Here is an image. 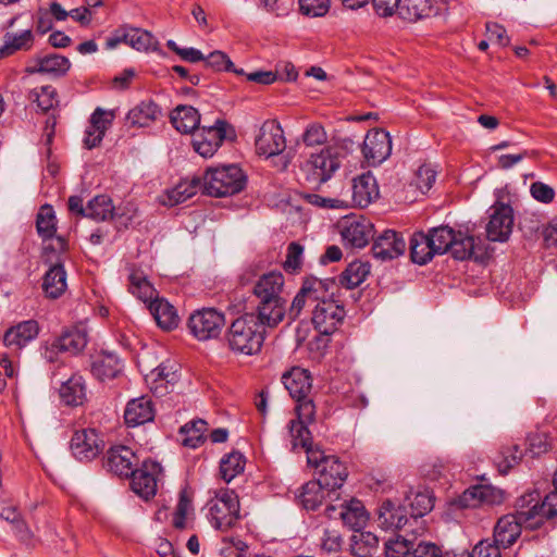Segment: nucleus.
I'll use <instances>...</instances> for the list:
<instances>
[{
    "instance_id": "f257e3e1",
    "label": "nucleus",
    "mask_w": 557,
    "mask_h": 557,
    "mask_svg": "<svg viewBox=\"0 0 557 557\" xmlns=\"http://www.w3.org/2000/svg\"><path fill=\"white\" fill-rule=\"evenodd\" d=\"M252 295L257 299V314L269 327L278 325L286 315L285 278L280 271L262 274L255 282Z\"/></svg>"
},
{
    "instance_id": "f03ea898",
    "label": "nucleus",
    "mask_w": 557,
    "mask_h": 557,
    "mask_svg": "<svg viewBox=\"0 0 557 557\" xmlns=\"http://www.w3.org/2000/svg\"><path fill=\"white\" fill-rule=\"evenodd\" d=\"M267 323L257 313L235 319L226 331V343L234 354L252 356L261 350Z\"/></svg>"
},
{
    "instance_id": "7ed1b4c3",
    "label": "nucleus",
    "mask_w": 557,
    "mask_h": 557,
    "mask_svg": "<svg viewBox=\"0 0 557 557\" xmlns=\"http://www.w3.org/2000/svg\"><path fill=\"white\" fill-rule=\"evenodd\" d=\"M342 159V148L334 145L312 153L301 166L305 181L313 187L321 186L341 168Z\"/></svg>"
},
{
    "instance_id": "20e7f679",
    "label": "nucleus",
    "mask_w": 557,
    "mask_h": 557,
    "mask_svg": "<svg viewBox=\"0 0 557 557\" xmlns=\"http://www.w3.org/2000/svg\"><path fill=\"white\" fill-rule=\"evenodd\" d=\"M203 193L212 197H226L239 193L246 184V176L235 164L210 169L201 177Z\"/></svg>"
},
{
    "instance_id": "39448f33",
    "label": "nucleus",
    "mask_w": 557,
    "mask_h": 557,
    "mask_svg": "<svg viewBox=\"0 0 557 557\" xmlns=\"http://www.w3.org/2000/svg\"><path fill=\"white\" fill-rule=\"evenodd\" d=\"M282 383L292 398L297 403L298 416L310 419L315 416V406L310 398L312 379L310 372L300 367H294L282 375Z\"/></svg>"
},
{
    "instance_id": "423d86ee",
    "label": "nucleus",
    "mask_w": 557,
    "mask_h": 557,
    "mask_svg": "<svg viewBox=\"0 0 557 557\" xmlns=\"http://www.w3.org/2000/svg\"><path fill=\"white\" fill-rule=\"evenodd\" d=\"M256 152L267 159L280 157V168L285 170L290 158L282 154L286 149V139L281 124L275 120H267L262 123L255 139Z\"/></svg>"
},
{
    "instance_id": "0eeeda50",
    "label": "nucleus",
    "mask_w": 557,
    "mask_h": 557,
    "mask_svg": "<svg viewBox=\"0 0 557 557\" xmlns=\"http://www.w3.org/2000/svg\"><path fill=\"white\" fill-rule=\"evenodd\" d=\"M516 515H506L498 519L493 531V541L500 545L503 548H508L513 545L521 535L522 527L535 530L539 528V522L533 519L524 520L523 516H531L528 508H518Z\"/></svg>"
},
{
    "instance_id": "6e6552de",
    "label": "nucleus",
    "mask_w": 557,
    "mask_h": 557,
    "mask_svg": "<svg viewBox=\"0 0 557 557\" xmlns=\"http://www.w3.org/2000/svg\"><path fill=\"white\" fill-rule=\"evenodd\" d=\"M239 500L234 491L220 490L209 503L210 520L215 529L226 530L239 518Z\"/></svg>"
},
{
    "instance_id": "1a4fd4ad",
    "label": "nucleus",
    "mask_w": 557,
    "mask_h": 557,
    "mask_svg": "<svg viewBox=\"0 0 557 557\" xmlns=\"http://www.w3.org/2000/svg\"><path fill=\"white\" fill-rule=\"evenodd\" d=\"M225 324V317L214 308H202L190 314L187 326L198 341L216 338Z\"/></svg>"
},
{
    "instance_id": "9d476101",
    "label": "nucleus",
    "mask_w": 557,
    "mask_h": 557,
    "mask_svg": "<svg viewBox=\"0 0 557 557\" xmlns=\"http://www.w3.org/2000/svg\"><path fill=\"white\" fill-rule=\"evenodd\" d=\"M87 333L85 330L71 329L64 331L59 337L44 347L42 356L49 362L58 361L60 352L75 356L84 350L87 345Z\"/></svg>"
},
{
    "instance_id": "9b49d317",
    "label": "nucleus",
    "mask_w": 557,
    "mask_h": 557,
    "mask_svg": "<svg viewBox=\"0 0 557 557\" xmlns=\"http://www.w3.org/2000/svg\"><path fill=\"white\" fill-rule=\"evenodd\" d=\"M324 294L314 305L312 323L324 335L335 332L345 318V309L333 299L325 298Z\"/></svg>"
},
{
    "instance_id": "f8f14e48",
    "label": "nucleus",
    "mask_w": 557,
    "mask_h": 557,
    "mask_svg": "<svg viewBox=\"0 0 557 557\" xmlns=\"http://www.w3.org/2000/svg\"><path fill=\"white\" fill-rule=\"evenodd\" d=\"M517 507L528 508L531 516H523L524 520L533 519L539 522L540 528L546 519L557 515V490L546 495L542 502L537 491L524 494L518 499Z\"/></svg>"
},
{
    "instance_id": "ddd939ff",
    "label": "nucleus",
    "mask_w": 557,
    "mask_h": 557,
    "mask_svg": "<svg viewBox=\"0 0 557 557\" xmlns=\"http://www.w3.org/2000/svg\"><path fill=\"white\" fill-rule=\"evenodd\" d=\"M228 124L218 119L211 126H202L194 135L193 147L203 158L212 157L226 137Z\"/></svg>"
},
{
    "instance_id": "4468645a",
    "label": "nucleus",
    "mask_w": 557,
    "mask_h": 557,
    "mask_svg": "<svg viewBox=\"0 0 557 557\" xmlns=\"http://www.w3.org/2000/svg\"><path fill=\"white\" fill-rule=\"evenodd\" d=\"M161 466L152 460H145L141 467L131 475V486L135 494L145 500L152 498L158 488V481L161 475Z\"/></svg>"
},
{
    "instance_id": "2eb2a0df",
    "label": "nucleus",
    "mask_w": 557,
    "mask_h": 557,
    "mask_svg": "<svg viewBox=\"0 0 557 557\" xmlns=\"http://www.w3.org/2000/svg\"><path fill=\"white\" fill-rule=\"evenodd\" d=\"M492 213L486 225V237L492 242H507L513 227V211L509 205L497 203L491 208Z\"/></svg>"
},
{
    "instance_id": "dca6fc26",
    "label": "nucleus",
    "mask_w": 557,
    "mask_h": 557,
    "mask_svg": "<svg viewBox=\"0 0 557 557\" xmlns=\"http://www.w3.org/2000/svg\"><path fill=\"white\" fill-rule=\"evenodd\" d=\"M104 442L95 429L75 431L71 440V449L78 460L89 461L103 449Z\"/></svg>"
},
{
    "instance_id": "f3484780",
    "label": "nucleus",
    "mask_w": 557,
    "mask_h": 557,
    "mask_svg": "<svg viewBox=\"0 0 557 557\" xmlns=\"http://www.w3.org/2000/svg\"><path fill=\"white\" fill-rule=\"evenodd\" d=\"M329 518L335 519L337 516L343 523L355 532L360 531L368 521V513L363 504L358 499L344 502L339 506L329 505L325 509Z\"/></svg>"
},
{
    "instance_id": "a211bd4d",
    "label": "nucleus",
    "mask_w": 557,
    "mask_h": 557,
    "mask_svg": "<svg viewBox=\"0 0 557 557\" xmlns=\"http://www.w3.org/2000/svg\"><path fill=\"white\" fill-rule=\"evenodd\" d=\"M392 152V139L383 129H372L366 135L362 153L372 165L381 164Z\"/></svg>"
},
{
    "instance_id": "6ab92c4d",
    "label": "nucleus",
    "mask_w": 557,
    "mask_h": 557,
    "mask_svg": "<svg viewBox=\"0 0 557 557\" xmlns=\"http://www.w3.org/2000/svg\"><path fill=\"white\" fill-rule=\"evenodd\" d=\"M324 294H326V286L322 280L307 278L294 297L288 310L286 309L287 317L290 320H296L307 304L315 305Z\"/></svg>"
},
{
    "instance_id": "aec40b11",
    "label": "nucleus",
    "mask_w": 557,
    "mask_h": 557,
    "mask_svg": "<svg viewBox=\"0 0 557 557\" xmlns=\"http://www.w3.org/2000/svg\"><path fill=\"white\" fill-rule=\"evenodd\" d=\"M138 463L136 454L127 446L119 445L111 447L104 457L103 466L109 471L119 476H129Z\"/></svg>"
},
{
    "instance_id": "412c9836",
    "label": "nucleus",
    "mask_w": 557,
    "mask_h": 557,
    "mask_svg": "<svg viewBox=\"0 0 557 557\" xmlns=\"http://www.w3.org/2000/svg\"><path fill=\"white\" fill-rule=\"evenodd\" d=\"M371 250L377 260H392L405 252L406 242L395 231L386 230L374 239Z\"/></svg>"
},
{
    "instance_id": "4be33fe9",
    "label": "nucleus",
    "mask_w": 557,
    "mask_h": 557,
    "mask_svg": "<svg viewBox=\"0 0 557 557\" xmlns=\"http://www.w3.org/2000/svg\"><path fill=\"white\" fill-rule=\"evenodd\" d=\"M40 327L36 320H26L8 329L3 335V343L9 348L20 352L30 342L37 338Z\"/></svg>"
},
{
    "instance_id": "5701e85b",
    "label": "nucleus",
    "mask_w": 557,
    "mask_h": 557,
    "mask_svg": "<svg viewBox=\"0 0 557 557\" xmlns=\"http://www.w3.org/2000/svg\"><path fill=\"white\" fill-rule=\"evenodd\" d=\"M377 525L384 530H399L408 521V511L404 504L385 499L377 508Z\"/></svg>"
},
{
    "instance_id": "b1692460",
    "label": "nucleus",
    "mask_w": 557,
    "mask_h": 557,
    "mask_svg": "<svg viewBox=\"0 0 557 557\" xmlns=\"http://www.w3.org/2000/svg\"><path fill=\"white\" fill-rule=\"evenodd\" d=\"M341 234L346 245L362 248L373 237V225L363 218L348 219L343 224Z\"/></svg>"
},
{
    "instance_id": "393cba45",
    "label": "nucleus",
    "mask_w": 557,
    "mask_h": 557,
    "mask_svg": "<svg viewBox=\"0 0 557 557\" xmlns=\"http://www.w3.org/2000/svg\"><path fill=\"white\" fill-rule=\"evenodd\" d=\"M318 474V480L324 483L333 493H336V490L341 488L346 481L348 471L336 456H329L322 461Z\"/></svg>"
},
{
    "instance_id": "a878e982",
    "label": "nucleus",
    "mask_w": 557,
    "mask_h": 557,
    "mask_svg": "<svg viewBox=\"0 0 557 557\" xmlns=\"http://www.w3.org/2000/svg\"><path fill=\"white\" fill-rule=\"evenodd\" d=\"M504 493L491 485H475L466 490L461 496V504L467 507L480 505H497L503 503Z\"/></svg>"
},
{
    "instance_id": "bb28decb",
    "label": "nucleus",
    "mask_w": 557,
    "mask_h": 557,
    "mask_svg": "<svg viewBox=\"0 0 557 557\" xmlns=\"http://www.w3.org/2000/svg\"><path fill=\"white\" fill-rule=\"evenodd\" d=\"M352 201L360 208L371 205L380 195L375 177L370 173H364L352 181Z\"/></svg>"
},
{
    "instance_id": "cd10ccee",
    "label": "nucleus",
    "mask_w": 557,
    "mask_h": 557,
    "mask_svg": "<svg viewBox=\"0 0 557 557\" xmlns=\"http://www.w3.org/2000/svg\"><path fill=\"white\" fill-rule=\"evenodd\" d=\"M48 261L51 265L44 276L42 288L47 297L55 299L66 289V272L60 257L54 262L48 257Z\"/></svg>"
},
{
    "instance_id": "c85d7f7f",
    "label": "nucleus",
    "mask_w": 557,
    "mask_h": 557,
    "mask_svg": "<svg viewBox=\"0 0 557 557\" xmlns=\"http://www.w3.org/2000/svg\"><path fill=\"white\" fill-rule=\"evenodd\" d=\"M154 417V409L150 398L141 396L127 403L124 411L125 423L137 426L150 422Z\"/></svg>"
},
{
    "instance_id": "c756f323",
    "label": "nucleus",
    "mask_w": 557,
    "mask_h": 557,
    "mask_svg": "<svg viewBox=\"0 0 557 557\" xmlns=\"http://www.w3.org/2000/svg\"><path fill=\"white\" fill-rule=\"evenodd\" d=\"M59 395L61 401L66 406H82L87 399L86 384L83 376L75 374L63 382Z\"/></svg>"
},
{
    "instance_id": "7c9ffc66",
    "label": "nucleus",
    "mask_w": 557,
    "mask_h": 557,
    "mask_svg": "<svg viewBox=\"0 0 557 557\" xmlns=\"http://www.w3.org/2000/svg\"><path fill=\"white\" fill-rule=\"evenodd\" d=\"M335 495L320 480H312L302 485L299 499L307 510H315L326 497Z\"/></svg>"
},
{
    "instance_id": "2f4dec72",
    "label": "nucleus",
    "mask_w": 557,
    "mask_h": 557,
    "mask_svg": "<svg viewBox=\"0 0 557 557\" xmlns=\"http://www.w3.org/2000/svg\"><path fill=\"white\" fill-rule=\"evenodd\" d=\"M122 371V362L112 352H101L91 363V372L99 381L112 380Z\"/></svg>"
},
{
    "instance_id": "473e14b6",
    "label": "nucleus",
    "mask_w": 557,
    "mask_h": 557,
    "mask_svg": "<svg viewBox=\"0 0 557 557\" xmlns=\"http://www.w3.org/2000/svg\"><path fill=\"white\" fill-rule=\"evenodd\" d=\"M34 45L32 29H24L20 33L8 32L3 36V45L0 47V59L10 57L18 51H28Z\"/></svg>"
},
{
    "instance_id": "72a5a7b5",
    "label": "nucleus",
    "mask_w": 557,
    "mask_h": 557,
    "mask_svg": "<svg viewBox=\"0 0 557 557\" xmlns=\"http://www.w3.org/2000/svg\"><path fill=\"white\" fill-rule=\"evenodd\" d=\"M435 0H403L398 15L408 22H417L436 13Z\"/></svg>"
},
{
    "instance_id": "f704fd0d",
    "label": "nucleus",
    "mask_w": 557,
    "mask_h": 557,
    "mask_svg": "<svg viewBox=\"0 0 557 557\" xmlns=\"http://www.w3.org/2000/svg\"><path fill=\"white\" fill-rule=\"evenodd\" d=\"M199 189H203L201 177L184 180L174 188L168 190L165 199H163V203L172 207L185 202L196 195Z\"/></svg>"
},
{
    "instance_id": "c9c22d12",
    "label": "nucleus",
    "mask_w": 557,
    "mask_h": 557,
    "mask_svg": "<svg viewBox=\"0 0 557 557\" xmlns=\"http://www.w3.org/2000/svg\"><path fill=\"white\" fill-rule=\"evenodd\" d=\"M171 122L178 132L189 134L198 128L200 114L194 107L181 104L171 113Z\"/></svg>"
},
{
    "instance_id": "e433bc0d",
    "label": "nucleus",
    "mask_w": 557,
    "mask_h": 557,
    "mask_svg": "<svg viewBox=\"0 0 557 557\" xmlns=\"http://www.w3.org/2000/svg\"><path fill=\"white\" fill-rule=\"evenodd\" d=\"M149 310L157 324L163 330H172L177 326L178 315L175 308L163 298H156L149 304Z\"/></svg>"
},
{
    "instance_id": "4c0bfd02",
    "label": "nucleus",
    "mask_w": 557,
    "mask_h": 557,
    "mask_svg": "<svg viewBox=\"0 0 557 557\" xmlns=\"http://www.w3.org/2000/svg\"><path fill=\"white\" fill-rule=\"evenodd\" d=\"M409 248L411 260L420 265L426 264L436 255V250L431 246L429 234L423 232L412 234Z\"/></svg>"
},
{
    "instance_id": "58836bf2",
    "label": "nucleus",
    "mask_w": 557,
    "mask_h": 557,
    "mask_svg": "<svg viewBox=\"0 0 557 557\" xmlns=\"http://www.w3.org/2000/svg\"><path fill=\"white\" fill-rule=\"evenodd\" d=\"M404 505L410 508V519L417 520L430 512L434 506L433 497L428 491H410L406 494Z\"/></svg>"
},
{
    "instance_id": "ea45409f",
    "label": "nucleus",
    "mask_w": 557,
    "mask_h": 557,
    "mask_svg": "<svg viewBox=\"0 0 557 557\" xmlns=\"http://www.w3.org/2000/svg\"><path fill=\"white\" fill-rule=\"evenodd\" d=\"M129 292L144 302H151L157 298V290L147 280L145 273L140 270H132L128 276Z\"/></svg>"
},
{
    "instance_id": "a19ab883",
    "label": "nucleus",
    "mask_w": 557,
    "mask_h": 557,
    "mask_svg": "<svg viewBox=\"0 0 557 557\" xmlns=\"http://www.w3.org/2000/svg\"><path fill=\"white\" fill-rule=\"evenodd\" d=\"M159 114V108L154 102L143 101L129 110L126 120L132 126L145 127L156 121Z\"/></svg>"
},
{
    "instance_id": "79ce46f5",
    "label": "nucleus",
    "mask_w": 557,
    "mask_h": 557,
    "mask_svg": "<svg viewBox=\"0 0 557 557\" xmlns=\"http://www.w3.org/2000/svg\"><path fill=\"white\" fill-rule=\"evenodd\" d=\"M379 539L372 532L357 531L350 536V552L356 557H371L377 549Z\"/></svg>"
},
{
    "instance_id": "37998d69",
    "label": "nucleus",
    "mask_w": 557,
    "mask_h": 557,
    "mask_svg": "<svg viewBox=\"0 0 557 557\" xmlns=\"http://www.w3.org/2000/svg\"><path fill=\"white\" fill-rule=\"evenodd\" d=\"M314 416L310 419L297 414V419L290 420L288 424L293 448L301 447L308 449L311 446V434L307 424L313 422Z\"/></svg>"
},
{
    "instance_id": "c03bdc74",
    "label": "nucleus",
    "mask_w": 557,
    "mask_h": 557,
    "mask_svg": "<svg viewBox=\"0 0 557 557\" xmlns=\"http://www.w3.org/2000/svg\"><path fill=\"white\" fill-rule=\"evenodd\" d=\"M370 264L362 261H354L348 264L346 270L339 276V283L343 287L352 289L359 286L369 275Z\"/></svg>"
},
{
    "instance_id": "a18cd8bd",
    "label": "nucleus",
    "mask_w": 557,
    "mask_h": 557,
    "mask_svg": "<svg viewBox=\"0 0 557 557\" xmlns=\"http://www.w3.org/2000/svg\"><path fill=\"white\" fill-rule=\"evenodd\" d=\"M125 28L126 45L138 51L157 50L159 42L151 33L136 27L125 26Z\"/></svg>"
},
{
    "instance_id": "49530a36",
    "label": "nucleus",
    "mask_w": 557,
    "mask_h": 557,
    "mask_svg": "<svg viewBox=\"0 0 557 557\" xmlns=\"http://www.w3.org/2000/svg\"><path fill=\"white\" fill-rule=\"evenodd\" d=\"M114 215L112 199L107 195H98L87 203V218L95 221H108Z\"/></svg>"
},
{
    "instance_id": "de8ad7c7",
    "label": "nucleus",
    "mask_w": 557,
    "mask_h": 557,
    "mask_svg": "<svg viewBox=\"0 0 557 557\" xmlns=\"http://www.w3.org/2000/svg\"><path fill=\"white\" fill-rule=\"evenodd\" d=\"M246 465L245 456L239 451H232L224 456L220 462L221 476L225 482H231L235 476L240 474Z\"/></svg>"
},
{
    "instance_id": "09e8293b",
    "label": "nucleus",
    "mask_w": 557,
    "mask_h": 557,
    "mask_svg": "<svg viewBox=\"0 0 557 557\" xmlns=\"http://www.w3.org/2000/svg\"><path fill=\"white\" fill-rule=\"evenodd\" d=\"M36 227L39 236L46 240L54 237L57 232L55 214L51 206L45 205L39 209L36 219Z\"/></svg>"
},
{
    "instance_id": "8fccbe9b",
    "label": "nucleus",
    "mask_w": 557,
    "mask_h": 557,
    "mask_svg": "<svg viewBox=\"0 0 557 557\" xmlns=\"http://www.w3.org/2000/svg\"><path fill=\"white\" fill-rule=\"evenodd\" d=\"M431 246L436 250V255L445 253L454 244L455 231L449 226L433 227L429 231Z\"/></svg>"
},
{
    "instance_id": "3c124183",
    "label": "nucleus",
    "mask_w": 557,
    "mask_h": 557,
    "mask_svg": "<svg viewBox=\"0 0 557 557\" xmlns=\"http://www.w3.org/2000/svg\"><path fill=\"white\" fill-rule=\"evenodd\" d=\"M414 539L397 535L384 543L385 557H411Z\"/></svg>"
},
{
    "instance_id": "603ef678",
    "label": "nucleus",
    "mask_w": 557,
    "mask_h": 557,
    "mask_svg": "<svg viewBox=\"0 0 557 557\" xmlns=\"http://www.w3.org/2000/svg\"><path fill=\"white\" fill-rule=\"evenodd\" d=\"M207 431V422L203 420H194L181 428V432L185 434L183 443L185 446L196 448L205 441Z\"/></svg>"
},
{
    "instance_id": "864d4df0",
    "label": "nucleus",
    "mask_w": 557,
    "mask_h": 557,
    "mask_svg": "<svg viewBox=\"0 0 557 557\" xmlns=\"http://www.w3.org/2000/svg\"><path fill=\"white\" fill-rule=\"evenodd\" d=\"M57 90L52 86H41L34 88L29 92V99L37 103L42 112H48L58 104Z\"/></svg>"
},
{
    "instance_id": "5fc2aeb1",
    "label": "nucleus",
    "mask_w": 557,
    "mask_h": 557,
    "mask_svg": "<svg viewBox=\"0 0 557 557\" xmlns=\"http://www.w3.org/2000/svg\"><path fill=\"white\" fill-rule=\"evenodd\" d=\"M70 67L71 62L67 58L60 54H50L39 61L37 71L59 76L65 74Z\"/></svg>"
},
{
    "instance_id": "6e6d98bb",
    "label": "nucleus",
    "mask_w": 557,
    "mask_h": 557,
    "mask_svg": "<svg viewBox=\"0 0 557 557\" xmlns=\"http://www.w3.org/2000/svg\"><path fill=\"white\" fill-rule=\"evenodd\" d=\"M474 249L473 236L467 235L462 232H455L454 244L450 246V252L457 260L469 259Z\"/></svg>"
},
{
    "instance_id": "4d7b16f0",
    "label": "nucleus",
    "mask_w": 557,
    "mask_h": 557,
    "mask_svg": "<svg viewBox=\"0 0 557 557\" xmlns=\"http://www.w3.org/2000/svg\"><path fill=\"white\" fill-rule=\"evenodd\" d=\"M522 458V451L518 445L504 448L495 460L500 473L506 474Z\"/></svg>"
},
{
    "instance_id": "13d9d810",
    "label": "nucleus",
    "mask_w": 557,
    "mask_h": 557,
    "mask_svg": "<svg viewBox=\"0 0 557 557\" xmlns=\"http://www.w3.org/2000/svg\"><path fill=\"white\" fill-rule=\"evenodd\" d=\"M302 141L308 147L323 145L327 135L324 127L319 123H311L307 126L302 134Z\"/></svg>"
},
{
    "instance_id": "bf43d9fd",
    "label": "nucleus",
    "mask_w": 557,
    "mask_h": 557,
    "mask_svg": "<svg viewBox=\"0 0 557 557\" xmlns=\"http://www.w3.org/2000/svg\"><path fill=\"white\" fill-rule=\"evenodd\" d=\"M304 247L298 243H290L287 248L286 260L284 269L287 272L295 273L300 270L302 264Z\"/></svg>"
},
{
    "instance_id": "052dcab7",
    "label": "nucleus",
    "mask_w": 557,
    "mask_h": 557,
    "mask_svg": "<svg viewBox=\"0 0 557 557\" xmlns=\"http://www.w3.org/2000/svg\"><path fill=\"white\" fill-rule=\"evenodd\" d=\"M436 178V171L430 164L421 165L416 173V185L425 193L431 189Z\"/></svg>"
},
{
    "instance_id": "680f3d73",
    "label": "nucleus",
    "mask_w": 557,
    "mask_h": 557,
    "mask_svg": "<svg viewBox=\"0 0 557 557\" xmlns=\"http://www.w3.org/2000/svg\"><path fill=\"white\" fill-rule=\"evenodd\" d=\"M500 548L493 540H482L473 547L470 557H502Z\"/></svg>"
},
{
    "instance_id": "e2e57ef3",
    "label": "nucleus",
    "mask_w": 557,
    "mask_h": 557,
    "mask_svg": "<svg viewBox=\"0 0 557 557\" xmlns=\"http://www.w3.org/2000/svg\"><path fill=\"white\" fill-rule=\"evenodd\" d=\"M300 11L310 16H323L330 9V0H299Z\"/></svg>"
},
{
    "instance_id": "0e129e2a",
    "label": "nucleus",
    "mask_w": 557,
    "mask_h": 557,
    "mask_svg": "<svg viewBox=\"0 0 557 557\" xmlns=\"http://www.w3.org/2000/svg\"><path fill=\"white\" fill-rule=\"evenodd\" d=\"M343 544L342 534L335 529H325L321 537V548L326 553H336Z\"/></svg>"
},
{
    "instance_id": "69168bd1",
    "label": "nucleus",
    "mask_w": 557,
    "mask_h": 557,
    "mask_svg": "<svg viewBox=\"0 0 557 557\" xmlns=\"http://www.w3.org/2000/svg\"><path fill=\"white\" fill-rule=\"evenodd\" d=\"M411 557H444L438 545L432 542L419 541L414 537Z\"/></svg>"
},
{
    "instance_id": "338daca9",
    "label": "nucleus",
    "mask_w": 557,
    "mask_h": 557,
    "mask_svg": "<svg viewBox=\"0 0 557 557\" xmlns=\"http://www.w3.org/2000/svg\"><path fill=\"white\" fill-rule=\"evenodd\" d=\"M206 65L215 71H232L233 62L230 60L227 54L216 50L211 52L208 57H205Z\"/></svg>"
},
{
    "instance_id": "774afa93",
    "label": "nucleus",
    "mask_w": 557,
    "mask_h": 557,
    "mask_svg": "<svg viewBox=\"0 0 557 557\" xmlns=\"http://www.w3.org/2000/svg\"><path fill=\"white\" fill-rule=\"evenodd\" d=\"M306 200L317 207L320 208H330V209H346L348 203L346 200H342L338 198H325L317 194H308L306 195Z\"/></svg>"
}]
</instances>
